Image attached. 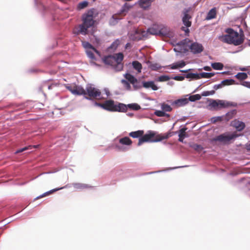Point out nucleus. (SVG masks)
Masks as SVG:
<instances>
[{"label":"nucleus","mask_w":250,"mask_h":250,"mask_svg":"<svg viewBox=\"0 0 250 250\" xmlns=\"http://www.w3.org/2000/svg\"><path fill=\"white\" fill-rule=\"evenodd\" d=\"M112 56L115 59L116 64L115 67V70L118 71L122 70L124 66L123 63H122L124 57L123 54L122 53H118Z\"/></svg>","instance_id":"nucleus-11"},{"label":"nucleus","mask_w":250,"mask_h":250,"mask_svg":"<svg viewBox=\"0 0 250 250\" xmlns=\"http://www.w3.org/2000/svg\"><path fill=\"white\" fill-rule=\"evenodd\" d=\"M178 66V65L176 62V63H173V64L170 65L169 67L172 69H176L178 68V66Z\"/></svg>","instance_id":"nucleus-55"},{"label":"nucleus","mask_w":250,"mask_h":250,"mask_svg":"<svg viewBox=\"0 0 250 250\" xmlns=\"http://www.w3.org/2000/svg\"><path fill=\"white\" fill-rule=\"evenodd\" d=\"M190 42V40H189V39H185L184 40H183V41H181V42H180V44H183V45H185V44H186L188 43V42Z\"/></svg>","instance_id":"nucleus-56"},{"label":"nucleus","mask_w":250,"mask_h":250,"mask_svg":"<svg viewBox=\"0 0 250 250\" xmlns=\"http://www.w3.org/2000/svg\"><path fill=\"white\" fill-rule=\"evenodd\" d=\"M125 77L127 81L125 80H122L121 83L124 84V87L126 90H131V86L128 82L133 85L134 90H137L142 87L140 82L131 74L126 73L125 75Z\"/></svg>","instance_id":"nucleus-5"},{"label":"nucleus","mask_w":250,"mask_h":250,"mask_svg":"<svg viewBox=\"0 0 250 250\" xmlns=\"http://www.w3.org/2000/svg\"><path fill=\"white\" fill-rule=\"evenodd\" d=\"M171 103L172 105L178 107L188 104V98L179 99L172 102Z\"/></svg>","instance_id":"nucleus-14"},{"label":"nucleus","mask_w":250,"mask_h":250,"mask_svg":"<svg viewBox=\"0 0 250 250\" xmlns=\"http://www.w3.org/2000/svg\"><path fill=\"white\" fill-rule=\"evenodd\" d=\"M103 60L105 64L110 65L111 66H114V68L115 67L116 64L115 62V59H114L112 55H109L104 57L103 59Z\"/></svg>","instance_id":"nucleus-17"},{"label":"nucleus","mask_w":250,"mask_h":250,"mask_svg":"<svg viewBox=\"0 0 250 250\" xmlns=\"http://www.w3.org/2000/svg\"><path fill=\"white\" fill-rule=\"evenodd\" d=\"M192 147L194 148V149L198 151H200L203 149V147L201 145L197 144L193 145Z\"/></svg>","instance_id":"nucleus-48"},{"label":"nucleus","mask_w":250,"mask_h":250,"mask_svg":"<svg viewBox=\"0 0 250 250\" xmlns=\"http://www.w3.org/2000/svg\"><path fill=\"white\" fill-rule=\"evenodd\" d=\"M214 93L215 90L206 91L203 92L201 95L203 96H208L209 95H213Z\"/></svg>","instance_id":"nucleus-47"},{"label":"nucleus","mask_w":250,"mask_h":250,"mask_svg":"<svg viewBox=\"0 0 250 250\" xmlns=\"http://www.w3.org/2000/svg\"><path fill=\"white\" fill-rule=\"evenodd\" d=\"M177 64L178 65V68H182L185 66L186 64L185 62L184 61H181L180 62H177Z\"/></svg>","instance_id":"nucleus-50"},{"label":"nucleus","mask_w":250,"mask_h":250,"mask_svg":"<svg viewBox=\"0 0 250 250\" xmlns=\"http://www.w3.org/2000/svg\"><path fill=\"white\" fill-rule=\"evenodd\" d=\"M155 114L158 117H165V116H169V115L167 114H166L164 111L161 110H157L155 112Z\"/></svg>","instance_id":"nucleus-44"},{"label":"nucleus","mask_w":250,"mask_h":250,"mask_svg":"<svg viewBox=\"0 0 250 250\" xmlns=\"http://www.w3.org/2000/svg\"><path fill=\"white\" fill-rule=\"evenodd\" d=\"M161 108L165 112H170L172 109L169 105L164 103L161 104Z\"/></svg>","instance_id":"nucleus-37"},{"label":"nucleus","mask_w":250,"mask_h":250,"mask_svg":"<svg viewBox=\"0 0 250 250\" xmlns=\"http://www.w3.org/2000/svg\"><path fill=\"white\" fill-rule=\"evenodd\" d=\"M54 86L55 84H50L49 82H46L42 84L41 88L42 90L46 89L50 90L52 88V87H54Z\"/></svg>","instance_id":"nucleus-32"},{"label":"nucleus","mask_w":250,"mask_h":250,"mask_svg":"<svg viewBox=\"0 0 250 250\" xmlns=\"http://www.w3.org/2000/svg\"><path fill=\"white\" fill-rule=\"evenodd\" d=\"M231 125L235 127L238 131H242L245 127V124L244 122L237 120H235L231 122Z\"/></svg>","instance_id":"nucleus-13"},{"label":"nucleus","mask_w":250,"mask_h":250,"mask_svg":"<svg viewBox=\"0 0 250 250\" xmlns=\"http://www.w3.org/2000/svg\"><path fill=\"white\" fill-rule=\"evenodd\" d=\"M93 14V10H90L87 13L83 14L82 18V23L74 27L73 31V33L77 35L88 34V29L92 27L95 22Z\"/></svg>","instance_id":"nucleus-1"},{"label":"nucleus","mask_w":250,"mask_h":250,"mask_svg":"<svg viewBox=\"0 0 250 250\" xmlns=\"http://www.w3.org/2000/svg\"><path fill=\"white\" fill-rule=\"evenodd\" d=\"M190 70V69L188 70H181L180 72L183 73H187L188 71Z\"/></svg>","instance_id":"nucleus-61"},{"label":"nucleus","mask_w":250,"mask_h":250,"mask_svg":"<svg viewBox=\"0 0 250 250\" xmlns=\"http://www.w3.org/2000/svg\"><path fill=\"white\" fill-rule=\"evenodd\" d=\"M173 79L174 80L178 81H182L185 79V77L182 76H176Z\"/></svg>","instance_id":"nucleus-51"},{"label":"nucleus","mask_w":250,"mask_h":250,"mask_svg":"<svg viewBox=\"0 0 250 250\" xmlns=\"http://www.w3.org/2000/svg\"><path fill=\"white\" fill-rule=\"evenodd\" d=\"M181 29L183 30V31H184L186 33V35H188L189 32V30L188 28H186L185 27H182L181 28Z\"/></svg>","instance_id":"nucleus-58"},{"label":"nucleus","mask_w":250,"mask_h":250,"mask_svg":"<svg viewBox=\"0 0 250 250\" xmlns=\"http://www.w3.org/2000/svg\"><path fill=\"white\" fill-rule=\"evenodd\" d=\"M119 143L123 145L130 146L132 144V141L128 137H125L119 139Z\"/></svg>","instance_id":"nucleus-24"},{"label":"nucleus","mask_w":250,"mask_h":250,"mask_svg":"<svg viewBox=\"0 0 250 250\" xmlns=\"http://www.w3.org/2000/svg\"><path fill=\"white\" fill-rule=\"evenodd\" d=\"M191 51L194 54L200 53L203 50V46L201 44L194 42L191 43L189 47Z\"/></svg>","instance_id":"nucleus-12"},{"label":"nucleus","mask_w":250,"mask_h":250,"mask_svg":"<svg viewBox=\"0 0 250 250\" xmlns=\"http://www.w3.org/2000/svg\"><path fill=\"white\" fill-rule=\"evenodd\" d=\"M83 46L86 50L91 49L94 51L97 55L100 56V53L95 48H94L90 43L87 42H82Z\"/></svg>","instance_id":"nucleus-20"},{"label":"nucleus","mask_w":250,"mask_h":250,"mask_svg":"<svg viewBox=\"0 0 250 250\" xmlns=\"http://www.w3.org/2000/svg\"><path fill=\"white\" fill-rule=\"evenodd\" d=\"M159 35L163 36L169 37L171 36L169 28L166 26H163L162 28L159 29Z\"/></svg>","instance_id":"nucleus-21"},{"label":"nucleus","mask_w":250,"mask_h":250,"mask_svg":"<svg viewBox=\"0 0 250 250\" xmlns=\"http://www.w3.org/2000/svg\"><path fill=\"white\" fill-rule=\"evenodd\" d=\"M203 69L206 70V71H210L211 70V68L209 66H205L204 67Z\"/></svg>","instance_id":"nucleus-59"},{"label":"nucleus","mask_w":250,"mask_h":250,"mask_svg":"<svg viewBox=\"0 0 250 250\" xmlns=\"http://www.w3.org/2000/svg\"><path fill=\"white\" fill-rule=\"evenodd\" d=\"M190 19H191V17L188 14V11H187L184 12V16L183 18L182 21L184 25L187 27H190L191 24V22L189 21Z\"/></svg>","instance_id":"nucleus-18"},{"label":"nucleus","mask_w":250,"mask_h":250,"mask_svg":"<svg viewBox=\"0 0 250 250\" xmlns=\"http://www.w3.org/2000/svg\"><path fill=\"white\" fill-rule=\"evenodd\" d=\"M131 47V44L130 43H127L125 45V48L127 49L128 48Z\"/></svg>","instance_id":"nucleus-60"},{"label":"nucleus","mask_w":250,"mask_h":250,"mask_svg":"<svg viewBox=\"0 0 250 250\" xmlns=\"http://www.w3.org/2000/svg\"><path fill=\"white\" fill-rule=\"evenodd\" d=\"M168 138L167 136H161L160 135H156V133L154 131H149L147 133L141 136L140 138L138 146H141L145 142H154L162 141Z\"/></svg>","instance_id":"nucleus-4"},{"label":"nucleus","mask_w":250,"mask_h":250,"mask_svg":"<svg viewBox=\"0 0 250 250\" xmlns=\"http://www.w3.org/2000/svg\"><path fill=\"white\" fill-rule=\"evenodd\" d=\"M226 32L228 33L227 35H233L234 33H237V32L234 31L232 28H227L226 30Z\"/></svg>","instance_id":"nucleus-49"},{"label":"nucleus","mask_w":250,"mask_h":250,"mask_svg":"<svg viewBox=\"0 0 250 250\" xmlns=\"http://www.w3.org/2000/svg\"><path fill=\"white\" fill-rule=\"evenodd\" d=\"M201 98V97L199 94H195L190 96L188 99V101H190L191 102H194L197 100H199Z\"/></svg>","instance_id":"nucleus-40"},{"label":"nucleus","mask_w":250,"mask_h":250,"mask_svg":"<svg viewBox=\"0 0 250 250\" xmlns=\"http://www.w3.org/2000/svg\"><path fill=\"white\" fill-rule=\"evenodd\" d=\"M249 45H250V41L249 42Z\"/></svg>","instance_id":"nucleus-63"},{"label":"nucleus","mask_w":250,"mask_h":250,"mask_svg":"<svg viewBox=\"0 0 250 250\" xmlns=\"http://www.w3.org/2000/svg\"><path fill=\"white\" fill-rule=\"evenodd\" d=\"M219 39L224 42L233 44L235 46L243 43L244 40L243 34H239L238 32L232 35H223L219 37Z\"/></svg>","instance_id":"nucleus-3"},{"label":"nucleus","mask_w":250,"mask_h":250,"mask_svg":"<svg viewBox=\"0 0 250 250\" xmlns=\"http://www.w3.org/2000/svg\"><path fill=\"white\" fill-rule=\"evenodd\" d=\"M178 66V65L176 62V63H173V64L170 65L169 67L172 69H176L178 68V66Z\"/></svg>","instance_id":"nucleus-54"},{"label":"nucleus","mask_w":250,"mask_h":250,"mask_svg":"<svg viewBox=\"0 0 250 250\" xmlns=\"http://www.w3.org/2000/svg\"><path fill=\"white\" fill-rule=\"evenodd\" d=\"M223 87L222 85L221 84V83H220V84H216L215 85H214L213 86V88L215 89V90H217L219 88H221Z\"/></svg>","instance_id":"nucleus-57"},{"label":"nucleus","mask_w":250,"mask_h":250,"mask_svg":"<svg viewBox=\"0 0 250 250\" xmlns=\"http://www.w3.org/2000/svg\"><path fill=\"white\" fill-rule=\"evenodd\" d=\"M146 63L149 68L153 71H157L162 68V66L158 63H152L149 61Z\"/></svg>","instance_id":"nucleus-23"},{"label":"nucleus","mask_w":250,"mask_h":250,"mask_svg":"<svg viewBox=\"0 0 250 250\" xmlns=\"http://www.w3.org/2000/svg\"><path fill=\"white\" fill-rule=\"evenodd\" d=\"M88 4V2L87 1H83L78 4L77 8L78 9L81 10L86 7Z\"/></svg>","instance_id":"nucleus-41"},{"label":"nucleus","mask_w":250,"mask_h":250,"mask_svg":"<svg viewBox=\"0 0 250 250\" xmlns=\"http://www.w3.org/2000/svg\"><path fill=\"white\" fill-rule=\"evenodd\" d=\"M132 64L134 69L137 70L138 73H140L141 72L142 65L140 62L137 61H133Z\"/></svg>","instance_id":"nucleus-28"},{"label":"nucleus","mask_w":250,"mask_h":250,"mask_svg":"<svg viewBox=\"0 0 250 250\" xmlns=\"http://www.w3.org/2000/svg\"><path fill=\"white\" fill-rule=\"evenodd\" d=\"M241 84L245 87L250 88V82H243Z\"/></svg>","instance_id":"nucleus-52"},{"label":"nucleus","mask_w":250,"mask_h":250,"mask_svg":"<svg viewBox=\"0 0 250 250\" xmlns=\"http://www.w3.org/2000/svg\"><path fill=\"white\" fill-rule=\"evenodd\" d=\"M120 43V41L119 40H116L112 42L111 45L108 47V49L110 50H115L118 47Z\"/></svg>","instance_id":"nucleus-38"},{"label":"nucleus","mask_w":250,"mask_h":250,"mask_svg":"<svg viewBox=\"0 0 250 250\" xmlns=\"http://www.w3.org/2000/svg\"><path fill=\"white\" fill-rule=\"evenodd\" d=\"M85 91L86 95H87L89 97L85 96L87 99H98L101 95V92L99 89L91 86L87 87Z\"/></svg>","instance_id":"nucleus-9"},{"label":"nucleus","mask_w":250,"mask_h":250,"mask_svg":"<svg viewBox=\"0 0 250 250\" xmlns=\"http://www.w3.org/2000/svg\"><path fill=\"white\" fill-rule=\"evenodd\" d=\"M147 36V33L141 29H135L129 34V38L133 41H140Z\"/></svg>","instance_id":"nucleus-8"},{"label":"nucleus","mask_w":250,"mask_h":250,"mask_svg":"<svg viewBox=\"0 0 250 250\" xmlns=\"http://www.w3.org/2000/svg\"><path fill=\"white\" fill-rule=\"evenodd\" d=\"M65 87L75 95H86V91L81 86L76 83L65 84Z\"/></svg>","instance_id":"nucleus-7"},{"label":"nucleus","mask_w":250,"mask_h":250,"mask_svg":"<svg viewBox=\"0 0 250 250\" xmlns=\"http://www.w3.org/2000/svg\"><path fill=\"white\" fill-rule=\"evenodd\" d=\"M94 52H95L91 49L86 50V53L88 57L93 60H95L96 58L94 55V53H93Z\"/></svg>","instance_id":"nucleus-43"},{"label":"nucleus","mask_w":250,"mask_h":250,"mask_svg":"<svg viewBox=\"0 0 250 250\" xmlns=\"http://www.w3.org/2000/svg\"><path fill=\"white\" fill-rule=\"evenodd\" d=\"M212 122L213 123H215L216 122H218V121H222V117H214L212 118Z\"/></svg>","instance_id":"nucleus-53"},{"label":"nucleus","mask_w":250,"mask_h":250,"mask_svg":"<svg viewBox=\"0 0 250 250\" xmlns=\"http://www.w3.org/2000/svg\"><path fill=\"white\" fill-rule=\"evenodd\" d=\"M211 66L215 70H222L224 65L221 62H214L211 64Z\"/></svg>","instance_id":"nucleus-36"},{"label":"nucleus","mask_w":250,"mask_h":250,"mask_svg":"<svg viewBox=\"0 0 250 250\" xmlns=\"http://www.w3.org/2000/svg\"><path fill=\"white\" fill-rule=\"evenodd\" d=\"M63 188H54V189H53L52 190H50L47 192H46L45 193H44L43 194H42V195L37 197L36 198V200H37V199H40L41 198H42V197H44L45 196H48L51 194H52L54 192L58 191V190H59L61 189H62Z\"/></svg>","instance_id":"nucleus-27"},{"label":"nucleus","mask_w":250,"mask_h":250,"mask_svg":"<svg viewBox=\"0 0 250 250\" xmlns=\"http://www.w3.org/2000/svg\"><path fill=\"white\" fill-rule=\"evenodd\" d=\"M247 149L249 150H250V144L248 145L247 146Z\"/></svg>","instance_id":"nucleus-62"},{"label":"nucleus","mask_w":250,"mask_h":250,"mask_svg":"<svg viewBox=\"0 0 250 250\" xmlns=\"http://www.w3.org/2000/svg\"><path fill=\"white\" fill-rule=\"evenodd\" d=\"M144 131L143 130H138L136 131H132L129 133V135L133 138H137L138 137H141L144 134Z\"/></svg>","instance_id":"nucleus-25"},{"label":"nucleus","mask_w":250,"mask_h":250,"mask_svg":"<svg viewBox=\"0 0 250 250\" xmlns=\"http://www.w3.org/2000/svg\"><path fill=\"white\" fill-rule=\"evenodd\" d=\"M126 107L135 110L140 109V106L137 104H128Z\"/></svg>","instance_id":"nucleus-45"},{"label":"nucleus","mask_w":250,"mask_h":250,"mask_svg":"<svg viewBox=\"0 0 250 250\" xmlns=\"http://www.w3.org/2000/svg\"><path fill=\"white\" fill-rule=\"evenodd\" d=\"M9 106H11L13 107V108L15 111L22 110L24 107V105L23 104L19 105V104H12L11 105H9Z\"/></svg>","instance_id":"nucleus-42"},{"label":"nucleus","mask_w":250,"mask_h":250,"mask_svg":"<svg viewBox=\"0 0 250 250\" xmlns=\"http://www.w3.org/2000/svg\"><path fill=\"white\" fill-rule=\"evenodd\" d=\"M131 6L128 3H125L123 6L121 11L118 13L114 14L109 20L110 25H114L116 24L118 20L121 19L123 16H125L131 8Z\"/></svg>","instance_id":"nucleus-6"},{"label":"nucleus","mask_w":250,"mask_h":250,"mask_svg":"<svg viewBox=\"0 0 250 250\" xmlns=\"http://www.w3.org/2000/svg\"><path fill=\"white\" fill-rule=\"evenodd\" d=\"M73 186L76 189H84L90 187L86 184L82 183H74L73 184Z\"/></svg>","instance_id":"nucleus-31"},{"label":"nucleus","mask_w":250,"mask_h":250,"mask_svg":"<svg viewBox=\"0 0 250 250\" xmlns=\"http://www.w3.org/2000/svg\"><path fill=\"white\" fill-rule=\"evenodd\" d=\"M185 77L187 79H191L192 80L200 79L199 74L197 73H188L187 75H186Z\"/></svg>","instance_id":"nucleus-29"},{"label":"nucleus","mask_w":250,"mask_h":250,"mask_svg":"<svg viewBox=\"0 0 250 250\" xmlns=\"http://www.w3.org/2000/svg\"><path fill=\"white\" fill-rule=\"evenodd\" d=\"M221 84L223 86L229 85L235 83V81L233 79H226L221 82Z\"/></svg>","instance_id":"nucleus-35"},{"label":"nucleus","mask_w":250,"mask_h":250,"mask_svg":"<svg viewBox=\"0 0 250 250\" xmlns=\"http://www.w3.org/2000/svg\"><path fill=\"white\" fill-rule=\"evenodd\" d=\"M99 105L103 109L112 112H126L127 110L126 105L122 103H118L115 104L112 100H109L104 101V103L99 104Z\"/></svg>","instance_id":"nucleus-2"},{"label":"nucleus","mask_w":250,"mask_h":250,"mask_svg":"<svg viewBox=\"0 0 250 250\" xmlns=\"http://www.w3.org/2000/svg\"><path fill=\"white\" fill-rule=\"evenodd\" d=\"M215 75L214 73H207V72H202L199 73V76L200 79L201 78H210Z\"/></svg>","instance_id":"nucleus-33"},{"label":"nucleus","mask_w":250,"mask_h":250,"mask_svg":"<svg viewBox=\"0 0 250 250\" xmlns=\"http://www.w3.org/2000/svg\"><path fill=\"white\" fill-rule=\"evenodd\" d=\"M159 29H158L154 27H151L147 29L146 33H147V35L148 34V33H149L151 35H159Z\"/></svg>","instance_id":"nucleus-30"},{"label":"nucleus","mask_w":250,"mask_h":250,"mask_svg":"<svg viewBox=\"0 0 250 250\" xmlns=\"http://www.w3.org/2000/svg\"><path fill=\"white\" fill-rule=\"evenodd\" d=\"M209 105L214 109H219L225 107L226 106L225 102L221 100L218 101L216 100H212V102L210 103Z\"/></svg>","instance_id":"nucleus-15"},{"label":"nucleus","mask_w":250,"mask_h":250,"mask_svg":"<svg viewBox=\"0 0 250 250\" xmlns=\"http://www.w3.org/2000/svg\"><path fill=\"white\" fill-rule=\"evenodd\" d=\"M143 86L146 88H151L153 90L158 89V87L155 84L153 81L144 82L143 83Z\"/></svg>","instance_id":"nucleus-19"},{"label":"nucleus","mask_w":250,"mask_h":250,"mask_svg":"<svg viewBox=\"0 0 250 250\" xmlns=\"http://www.w3.org/2000/svg\"><path fill=\"white\" fill-rule=\"evenodd\" d=\"M187 128L184 127L180 129L179 133L178 141L180 142H183L184 139L186 137V132Z\"/></svg>","instance_id":"nucleus-26"},{"label":"nucleus","mask_w":250,"mask_h":250,"mask_svg":"<svg viewBox=\"0 0 250 250\" xmlns=\"http://www.w3.org/2000/svg\"><path fill=\"white\" fill-rule=\"evenodd\" d=\"M154 0H139L138 3L140 7L144 9H147L150 6L151 3Z\"/></svg>","instance_id":"nucleus-16"},{"label":"nucleus","mask_w":250,"mask_h":250,"mask_svg":"<svg viewBox=\"0 0 250 250\" xmlns=\"http://www.w3.org/2000/svg\"><path fill=\"white\" fill-rule=\"evenodd\" d=\"M170 79L169 76L167 75H162L158 77V81L159 82H165L168 81Z\"/></svg>","instance_id":"nucleus-46"},{"label":"nucleus","mask_w":250,"mask_h":250,"mask_svg":"<svg viewBox=\"0 0 250 250\" xmlns=\"http://www.w3.org/2000/svg\"><path fill=\"white\" fill-rule=\"evenodd\" d=\"M248 75L246 73L239 72L235 75V77L240 80H244L248 78Z\"/></svg>","instance_id":"nucleus-34"},{"label":"nucleus","mask_w":250,"mask_h":250,"mask_svg":"<svg viewBox=\"0 0 250 250\" xmlns=\"http://www.w3.org/2000/svg\"><path fill=\"white\" fill-rule=\"evenodd\" d=\"M38 146H25L22 148H21V149H19L18 150H17L16 151V153H21V152H22L24 151H25V150H28V149H31L32 148H36L38 147Z\"/></svg>","instance_id":"nucleus-39"},{"label":"nucleus","mask_w":250,"mask_h":250,"mask_svg":"<svg viewBox=\"0 0 250 250\" xmlns=\"http://www.w3.org/2000/svg\"><path fill=\"white\" fill-rule=\"evenodd\" d=\"M216 8H213L209 11L208 13L206 20H210L214 19L216 17Z\"/></svg>","instance_id":"nucleus-22"},{"label":"nucleus","mask_w":250,"mask_h":250,"mask_svg":"<svg viewBox=\"0 0 250 250\" xmlns=\"http://www.w3.org/2000/svg\"><path fill=\"white\" fill-rule=\"evenodd\" d=\"M237 137H238V135L235 133L222 134L217 136L215 140L224 144H228L231 140L234 139Z\"/></svg>","instance_id":"nucleus-10"}]
</instances>
